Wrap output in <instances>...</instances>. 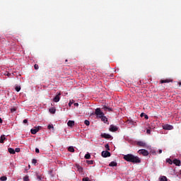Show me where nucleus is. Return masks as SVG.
<instances>
[{
    "label": "nucleus",
    "instance_id": "nucleus-20",
    "mask_svg": "<svg viewBox=\"0 0 181 181\" xmlns=\"http://www.w3.org/2000/svg\"><path fill=\"white\" fill-rule=\"evenodd\" d=\"M8 152L11 155H15V150L13 148H8Z\"/></svg>",
    "mask_w": 181,
    "mask_h": 181
},
{
    "label": "nucleus",
    "instance_id": "nucleus-48",
    "mask_svg": "<svg viewBox=\"0 0 181 181\" xmlns=\"http://www.w3.org/2000/svg\"><path fill=\"white\" fill-rule=\"evenodd\" d=\"M144 113L141 114V117H144Z\"/></svg>",
    "mask_w": 181,
    "mask_h": 181
},
{
    "label": "nucleus",
    "instance_id": "nucleus-13",
    "mask_svg": "<svg viewBox=\"0 0 181 181\" xmlns=\"http://www.w3.org/2000/svg\"><path fill=\"white\" fill-rule=\"evenodd\" d=\"M173 163H174V165H175L176 166H180V160L174 159V160H173Z\"/></svg>",
    "mask_w": 181,
    "mask_h": 181
},
{
    "label": "nucleus",
    "instance_id": "nucleus-21",
    "mask_svg": "<svg viewBox=\"0 0 181 181\" xmlns=\"http://www.w3.org/2000/svg\"><path fill=\"white\" fill-rule=\"evenodd\" d=\"M68 151H69V152H74V147H73V146H69V147L68 148Z\"/></svg>",
    "mask_w": 181,
    "mask_h": 181
},
{
    "label": "nucleus",
    "instance_id": "nucleus-9",
    "mask_svg": "<svg viewBox=\"0 0 181 181\" xmlns=\"http://www.w3.org/2000/svg\"><path fill=\"white\" fill-rule=\"evenodd\" d=\"M136 145H138V146H141V148H145V146H146V143L144 141H137Z\"/></svg>",
    "mask_w": 181,
    "mask_h": 181
},
{
    "label": "nucleus",
    "instance_id": "nucleus-6",
    "mask_svg": "<svg viewBox=\"0 0 181 181\" xmlns=\"http://www.w3.org/2000/svg\"><path fill=\"white\" fill-rule=\"evenodd\" d=\"M60 95L62 93H59L53 99L54 103H59L60 101Z\"/></svg>",
    "mask_w": 181,
    "mask_h": 181
},
{
    "label": "nucleus",
    "instance_id": "nucleus-8",
    "mask_svg": "<svg viewBox=\"0 0 181 181\" xmlns=\"http://www.w3.org/2000/svg\"><path fill=\"white\" fill-rule=\"evenodd\" d=\"M101 137L102 138H105V139H111V138L112 137L111 135H110L109 134H101Z\"/></svg>",
    "mask_w": 181,
    "mask_h": 181
},
{
    "label": "nucleus",
    "instance_id": "nucleus-42",
    "mask_svg": "<svg viewBox=\"0 0 181 181\" xmlns=\"http://www.w3.org/2000/svg\"><path fill=\"white\" fill-rule=\"evenodd\" d=\"M105 148H107L108 149V151H110V146H108V144L105 145Z\"/></svg>",
    "mask_w": 181,
    "mask_h": 181
},
{
    "label": "nucleus",
    "instance_id": "nucleus-4",
    "mask_svg": "<svg viewBox=\"0 0 181 181\" xmlns=\"http://www.w3.org/2000/svg\"><path fill=\"white\" fill-rule=\"evenodd\" d=\"M102 156L103 158H109V156H111V153L108 151H102Z\"/></svg>",
    "mask_w": 181,
    "mask_h": 181
},
{
    "label": "nucleus",
    "instance_id": "nucleus-19",
    "mask_svg": "<svg viewBox=\"0 0 181 181\" xmlns=\"http://www.w3.org/2000/svg\"><path fill=\"white\" fill-rule=\"evenodd\" d=\"M117 162H115V161H112L110 164H109V166H110V167H114V166H117Z\"/></svg>",
    "mask_w": 181,
    "mask_h": 181
},
{
    "label": "nucleus",
    "instance_id": "nucleus-1",
    "mask_svg": "<svg viewBox=\"0 0 181 181\" xmlns=\"http://www.w3.org/2000/svg\"><path fill=\"white\" fill-rule=\"evenodd\" d=\"M123 159L127 162H130L132 163H141V158L134 154L124 155Z\"/></svg>",
    "mask_w": 181,
    "mask_h": 181
},
{
    "label": "nucleus",
    "instance_id": "nucleus-47",
    "mask_svg": "<svg viewBox=\"0 0 181 181\" xmlns=\"http://www.w3.org/2000/svg\"><path fill=\"white\" fill-rule=\"evenodd\" d=\"M0 124H2V119L0 118Z\"/></svg>",
    "mask_w": 181,
    "mask_h": 181
},
{
    "label": "nucleus",
    "instance_id": "nucleus-22",
    "mask_svg": "<svg viewBox=\"0 0 181 181\" xmlns=\"http://www.w3.org/2000/svg\"><path fill=\"white\" fill-rule=\"evenodd\" d=\"M49 112H51V114H54L56 112V109L50 108L49 109Z\"/></svg>",
    "mask_w": 181,
    "mask_h": 181
},
{
    "label": "nucleus",
    "instance_id": "nucleus-26",
    "mask_svg": "<svg viewBox=\"0 0 181 181\" xmlns=\"http://www.w3.org/2000/svg\"><path fill=\"white\" fill-rule=\"evenodd\" d=\"M127 123L131 124L132 125H135L134 120H127Z\"/></svg>",
    "mask_w": 181,
    "mask_h": 181
},
{
    "label": "nucleus",
    "instance_id": "nucleus-50",
    "mask_svg": "<svg viewBox=\"0 0 181 181\" xmlns=\"http://www.w3.org/2000/svg\"><path fill=\"white\" fill-rule=\"evenodd\" d=\"M65 62H67V59H66Z\"/></svg>",
    "mask_w": 181,
    "mask_h": 181
},
{
    "label": "nucleus",
    "instance_id": "nucleus-43",
    "mask_svg": "<svg viewBox=\"0 0 181 181\" xmlns=\"http://www.w3.org/2000/svg\"><path fill=\"white\" fill-rule=\"evenodd\" d=\"M74 105H75V107H78V103H74Z\"/></svg>",
    "mask_w": 181,
    "mask_h": 181
},
{
    "label": "nucleus",
    "instance_id": "nucleus-35",
    "mask_svg": "<svg viewBox=\"0 0 181 181\" xmlns=\"http://www.w3.org/2000/svg\"><path fill=\"white\" fill-rule=\"evenodd\" d=\"M82 180L83 181H91V180H90V178H88V177H85V178H83Z\"/></svg>",
    "mask_w": 181,
    "mask_h": 181
},
{
    "label": "nucleus",
    "instance_id": "nucleus-38",
    "mask_svg": "<svg viewBox=\"0 0 181 181\" xmlns=\"http://www.w3.org/2000/svg\"><path fill=\"white\" fill-rule=\"evenodd\" d=\"M37 178L38 179V180H42V176H40V175H37Z\"/></svg>",
    "mask_w": 181,
    "mask_h": 181
},
{
    "label": "nucleus",
    "instance_id": "nucleus-16",
    "mask_svg": "<svg viewBox=\"0 0 181 181\" xmlns=\"http://www.w3.org/2000/svg\"><path fill=\"white\" fill-rule=\"evenodd\" d=\"M67 125L68 127H74V121L69 120Z\"/></svg>",
    "mask_w": 181,
    "mask_h": 181
},
{
    "label": "nucleus",
    "instance_id": "nucleus-5",
    "mask_svg": "<svg viewBox=\"0 0 181 181\" xmlns=\"http://www.w3.org/2000/svg\"><path fill=\"white\" fill-rule=\"evenodd\" d=\"M109 129L111 132H117V131H118V127H117V126L111 124Z\"/></svg>",
    "mask_w": 181,
    "mask_h": 181
},
{
    "label": "nucleus",
    "instance_id": "nucleus-49",
    "mask_svg": "<svg viewBox=\"0 0 181 181\" xmlns=\"http://www.w3.org/2000/svg\"><path fill=\"white\" fill-rule=\"evenodd\" d=\"M178 84H179V86H181V82H179Z\"/></svg>",
    "mask_w": 181,
    "mask_h": 181
},
{
    "label": "nucleus",
    "instance_id": "nucleus-33",
    "mask_svg": "<svg viewBox=\"0 0 181 181\" xmlns=\"http://www.w3.org/2000/svg\"><path fill=\"white\" fill-rule=\"evenodd\" d=\"M34 68H35V70H39V65H37V64H35L34 65Z\"/></svg>",
    "mask_w": 181,
    "mask_h": 181
},
{
    "label": "nucleus",
    "instance_id": "nucleus-44",
    "mask_svg": "<svg viewBox=\"0 0 181 181\" xmlns=\"http://www.w3.org/2000/svg\"><path fill=\"white\" fill-rule=\"evenodd\" d=\"M144 117H145L146 119H148V117L147 115H144Z\"/></svg>",
    "mask_w": 181,
    "mask_h": 181
},
{
    "label": "nucleus",
    "instance_id": "nucleus-24",
    "mask_svg": "<svg viewBox=\"0 0 181 181\" xmlns=\"http://www.w3.org/2000/svg\"><path fill=\"white\" fill-rule=\"evenodd\" d=\"M86 163H88V165H93L94 161L93 160H86Z\"/></svg>",
    "mask_w": 181,
    "mask_h": 181
},
{
    "label": "nucleus",
    "instance_id": "nucleus-7",
    "mask_svg": "<svg viewBox=\"0 0 181 181\" xmlns=\"http://www.w3.org/2000/svg\"><path fill=\"white\" fill-rule=\"evenodd\" d=\"M163 128L164 129L170 131L171 129H173V126H172L170 124H165L164 126H163Z\"/></svg>",
    "mask_w": 181,
    "mask_h": 181
},
{
    "label": "nucleus",
    "instance_id": "nucleus-39",
    "mask_svg": "<svg viewBox=\"0 0 181 181\" xmlns=\"http://www.w3.org/2000/svg\"><path fill=\"white\" fill-rule=\"evenodd\" d=\"M23 124H28V119H25L23 121Z\"/></svg>",
    "mask_w": 181,
    "mask_h": 181
},
{
    "label": "nucleus",
    "instance_id": "nucleus-32",
    "mask_svg": "<svg viewBox=\"0 0 181 181\" xmlns=\"http://www.w3.org/2000/svg\"><path fill=\"white\" fill-rule=\"evenodd\" d=\"M32 163H33V165H35V163H37V160H36V159H33V160H32Z\"/></svg>",
    "mask_w": 181,
    "mask_h": 181
},
{
    "label": "nucleus",
    "instance_id": "nucleus-23",
    "mask_svg": "<svg viewBox=\"0 0 181 181\" xmlns=\"http://www.w3.org/2000/svg\"><path fill=\"white\" fill-rule=\"evenodd\" d=\"M91 155L90 153H87L85 155V159H90Z\"/></svg>",
    "mask_w": 181,
    "mask_h": 181
},
{
    "label": "nucleus",
    "instance_id": "nucleus-3",
    "mask_svg": "<svg viewBox=\"0 0 181 181\" xmlns=\"http://www.w3.org/2000/svg\"><path fill=\"white\" fill-rule=\"evenodd\" d=\"M138 153L139 155H143V156H148V155H149V152L145 149L139 150Z\"/></svg>",
    "mask_w": 181,
    "mask_h": 181
},
{
    "label": "nucleus",
    "instance_id": "nucleus-29",
    "mask_svg": "<svg viewBox=\"0 0 181 181\" xmlns=\"http://www.w3.org/2000/svg\"><path fill=\"white\" fill-rule=\"evenodd\" d=\"M15 89L18 93H19V91H21V86H16Z\"/></svg>",
    "mask_w": 181,
    "mask_h": 181
},
{
    "label": "nucleus",
    "instance_id": "nucleus-15",
    "mask_svg": "<svg viewBox=\"0 0 181 181\" xmlns=\"http://www.w3.org/2000/svg\"><path fill=\"white\" fill-rule=\"evenodd\" d=\"M100 119L105 124H107V122H108V119L107 118V117L104 115L102 117H100Z\"/></svg>",
    "mask_w": 181,
    "mask_h": 181
},
{
    "label": "nucleus",
    "instance_id": "nucleus-28",
    "mask_svg": "<svg viewBox=\"0 0 181 181\" xmlns=\"http://www.w3.org/2000/svg\"><path fill=\"white\" fill-rule=\"evenodd\" d=\"M167 162H168V163H169L170 165H172V164L173 163V161L170 158H168V159L167 160Z\"/></svg>",
    "mask_w": 181,
    "mask_h": 181
},
{
    "label": "nucleus",
    "instance_id": "nucleus-25",
    "mask_svg": "<svg viewBox=\"0 0 181 181\" xmlns=\"http://www.w3.org/2000/svg\"><path fill=\"white\" fill-rule=\"evenodd\" d=\"M7 179L6 176H2L0 177V180L1 181H6Z\"/></svg>",
    "mask_w": 181,
    "mask_h": 181
},
{
    "label": "nucleus",
    "instance_id": "nucleus-34",
    "mask_svg": "<svg viewBox=\"0 0 181 181\" xmlns=\"http://www.w3.org/2000/svg\"><path fill=\"white\" fill-rule=\"evenodd\" d=\"M47 128H48V129H53V128H54V127H53V125H52V124H49L48 126H47Z\"/></svg>",
    "mask_w": 181,
    "mask_h": 181
},
{
    "label": "nucleus",
    "instance_id": "nucleus-11",
    "mask_svg": "<svg viewBox=\"0 0 181 181\" xmlns=\"http://www.w3.org/2000/svg\"><path fill=\"white\" fill-rule=\"evenodd\" d=\"M160 83L161 84H163L164 83H173V79H164V80H161L160 81Z\"/></svg>",
    "mask_w": 181,
    "mask_h": 181
},
{
    "label": "nucleus",
    "instance_id": "nucleus-2",
    "mask_svg": "<svg viewBox=\"0 0 181 181\" xmlns=\"http://www.w3.org/2000/svg\"><path fill=\"white\" fill-rule=\"evenodd\" d=\"M95 115H96L97 118H101L102 117H104V112L101 111V108L98 107L95 110Z\"/></svg>",
    "mask_w": 181,
    "mask_h": 181
},
{
    "label": "nucleus",
    "instance_id": "nucleus-30",
    "mask_svg": "<svg viewBox=\"0 0 181 181\" xmlns=\"http://www.w3.org/2000/svg\"><path fill=\"white\" fill-rule=\"evenodd\" d=\"M24 181H29V176L26 175L23 177Z\"/></svg>",
    "mask_w": 181,
    "mask_h": 181
},
{
    "label": "nucleus",
    "instance_id": "nucleus-18",
    "mask_svg": "<svg viewBox=\"0 0 181 181\" xmlns=\"http://www.w3.org/2000/svg\"><path fill=\"white\" fill-rule=\"evenodd\" d=\"M159 180L160 181H168V177H166V176H161L159 177Z\"/></svg>",
    "mask_w": 181,
    "mask_h": 181
},
{
    "label": "nucleus",
    "instance_id": "nucleus-31",
    "mask_svg": "<svg viewBox=\"0 0 181 181\" xmlns=\"http://www.w3.org/2000/svg\"><path fill=\"white\" fill-rule=\"evenodd\" d=\"M4 76H7V77H11V74L9 73V72H6V73L4 74Z\"/></svg>",
    "mask_w": 181,
    "mask_h": 181
},
{
    "label": "nucleus",
    "instance_id": "nucleus-17",
    "mask_svg": "<svg viewBox=\"0 0 181 181\" xmlns=\"http://www.w3.org/2000/svg\"><path fill=\"white\" fill-rule=\"evenodd\" d=\"M5 139H6L5 135H1L0 137V144H4V141H5Z\"/></svg>",
    "mask_w": 181,
    "mask_h": 181
},
{
    "label": "nucleus",
    "instance_id": "nucleus-45",
    "mask_svg": "<svg viewBox=\"0 0 181 181\" xmlns=\"http://www.w3.org/2000/svg\"><path fill=\"white\" fill-rule=\"evenodd\" d=\"M71 104H73V103H71V102H69V107H71Z\"/></svg>",
    "mask_w": 181,
    "mask_h": 181
},
{
    "label": "nucleus",
    "instance_id": "nucleus-41",
    "mask_svg": "<svg viewBox=\"0 0 181 181\" xmlns=\"http://www.w3.org/2000/svg\"><path fill=\"white\" fill-rule=\"evenodd\" d=\"M35 152H36V153H39V152H40L39 148H35Z\"/></svg>",
    "mask_w": 181,
    "mask_h": 181
},
{
    "label": "nucleus",
    "instance_id": "nucleus-37",
    "mask_svg": "<svg viewBox=\"0 0 181 181\" xmlns=\"http://www.w3.org/2000/svg\"><path fill=\"white\" fill-rule=\"evenodd\" d=\"M14 151H15V153H16V152H21V148H16V149H15Z\"/></svg>",
    "mask_w": 181,
    "mask_h": 181
},
{
    "label": "nucleus",
    "instance_id": "nucleus-46",
    "mask_svg": "<svg viewBox=\"0 0 181 181\" xmlns=\"http://www.w3.org/2000/svg\"><path fill=\"white\" fill-rule=\"evenodd\" d=\"M158 153H162V150H159Z\"/></svg>",
    "mask_w": 181,
    "mask_h": 181
},
{
    "label": "nucleus",
    "instance_id": "nucleus-36",
    "mask_svg": "<svg viewBox=\"0 0 181 181\" xmlns=\"http://www.w3.org/2000/svg\"><path fill=\"white\" fill-rule=\"evenodd\" d=\"M16 111V107H13L11 109V112H15Z\"/></svg>",
    "mask_w": 181,
    "mask_h": 181
},
{
    "label": "nucleus",
    "instance_id": "nucleus-10",
    "mask_svg": "<svg viewBox=\"0 0 181 181\" xmlns=\"http://www.w3.org/2000/svg\"><path fill=\"white\" fill-rule=\"evenodd\" d=\"M75 168H76L78 172H79V173H83V168L78 165V164H76Z\"/></svg>",
    "mask_w": 181,
    "mask_h": 181
},
{
    "label": "nucleus",
    "instance_id": "nucleus-27",
    "mask_svg": "<svg viewBox=\"0 0 181 181\" xmlns=\"http://www.w3.org/2000/svg\"><path fill=\"white\" fill-rule=\"evenodd\" d=\"M84 124L85 125H86L87 127H88L90 125V121L88 120H85L84 121Z\"/></svg>",
    "mask_w": 181,
    "mask_h": 181
},
{
    "label": "nucleus",
    "instance_id": "nucleus-12",
    "mask_svg": "<svg viewBox=\"0 0 181 181\" xmlns=\"http://www.w3.org/2000/svg\"><path fill=\"white\" fill-rule=\"evenodd\" d=\"M37 132H39V127H36L35 129H31V134H33V135L37 134Z\"/></svg>",
    "mask_w": 181,
    "mask_h": 181
},
{
    "label": "nucleus",
    "instance_id": "nucleus-14",
    "mask_svg": "<svg viewBox=\"0 0 181 181\" xmlns=\"http://www.w3.org/2000/svg\"><path fill=\"white\" fill-rule=\"evenodd\" d=\"M103 110H104V111H108L109 112H111V111H112V108H110V107H107V106H104L103 107Z\"/></svg>",
    "mask_w": 181,
    "mask_h": 181
},
{
    "label": "nucleus",
    "instance_id": "nucleus-40",
    "mask_svg": "<svg viewBox=\"0 0 181 181\" xmlns=\"http://www.w3.org/2000/svg\"><path fill=\"white\" fill-rule=\"evenodd\" d=\"M146 133H147L148 135H151V129H147V130H146Z\"/></svg>",
    "mask_w": 181,
    "mask_h": 181
}]
</instances>
